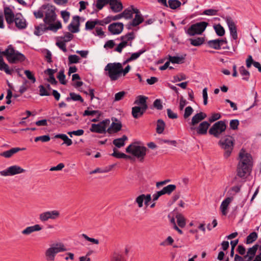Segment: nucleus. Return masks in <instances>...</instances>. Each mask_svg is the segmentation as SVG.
<instances>
[{
  "label": "nucleus",
  "instance_id": "1",
  "mask_svg": "<svg viewBox=\"0 0 261 261\" xmlns=\"http://www.w3.org/2000/svg\"><path fill=\"white\" fill-rule=\"evenodd\" d=\"M240 161L237 166V175L242 178L246 177V174L250 172L252 167L251 155L248 153L240 152Z\"/></svg>",
  "mask_w": 261,
  "mask_h": 261
},
{
  "label": "nucleus",
  "instance_id": "2",
  "mask_svg": "<svg viewBox=\"0 0 261 261\" xmlns=\"http://www.w3.org/2000/svg\"><path fill=\"white\" fill-rule=\"evenodd\" d=\"M0 55L5 56L8 62L12 64L22 62L26 59L24 55L15 50L12 45H9L4 51H0Z\"/></svg>",
  "mask_w": 261,
  "mask_h": 261
},
{
  "label": "nucleus",
  "instance_id": "3",
  "mask_svg": "<svg viewBox=\"0 0 261 261\" xmlns=\"http://www.w3.org/2000/svg\"><path fill=\"white\" fill-rule=\"evenodd\" d=\"M218 145L224 150V157L227 159L232 152L234 144L233 138L229 135L222 137L218 142Z\"/></svg>",
  "mask_w": 261,
  "mask_h": 261
},
{
  "label": "nucleus",
  "instance_id": "4",
  "mask_svg": "<svg viewBox=\"0 0 261 261\" xmlns=\"http://www.w3.org/2000/svg\"><path fill=\"white\" fill-rule=\"evenodd\" d=\"M42 9L45 10L43 21L46 24L56 25L55 21L57 15L55 12L56 7L49 4L43 5Z\"/></svg>",
  "mask_w": 261,
  "mask_h": 261
},
{
  "label": "nucleus",
  "instance_id": "5",
  "mask_svg": "<svg viewBox=\"0 0 261 261\" xmlns=\"http://www.w3.org/2000/svg\"><path fill=\"white\" fill-rule=\"evenodd\" d=\"M147 150L146 147L139 145L137 143H134L126 148V152L131 153L140 161H142L146 155Z\"/></svg>",
  "mask_w": 261,
  "mask_h": 261
},
{
  "label": "nucleus",
  "instance_id": "6",
  "mask_svg": "<svg viewBox=\"0 0 261 261\" xmlns=\"http://www.w3.org/2000/svg\"><path fill=\"white\" fill-rule=\"evenodd\" d=\"M121 64L120 63H108L105 68V70L108 71L107 75L111 81L117 80L121 75Z\"/></svg>",
  "mask_w": 261,
  "mask_h": 261
},
{
  "label": "nucleus",
  "instance_id": "7",
  "mask_svg": "<svg viewBox=\"0 0 261 261\" xmlns=\"http://www.w3.org/2000/svg\"><path fill=\"white\" fill-rule=\"evenodd\" d=\"M65 250L66 249L62 244H54L46 250L45 253V258L47 261H53L55 260V256L58 253Z\"/></svg>",
  "mask_w": 261,
  "mask_h": 261
},
{
  "label": "nucleus",
  "instance_id": "8",
  "mask_svg": "<svg viewBox=\"0 0 261 261\" xmlns=\"http://www.w3.org/2000/svg\"><path fill=\"white\" fill-rule=\"evenodd\" d=\"M226 127L225 120L219 121L212 125L208 130V133L215 138H219L221 135L225 131Z\"/></svg>",
  "mask_w": 261,
  "mask_h": 261
},
{
  "label": "nucleus",
  "instance_id": "9",
  "mask_svg": "<svg viewBox=\"0 0 261 261\" xmlns=\"http://www.w3.org/2000/svg\"><path fill=\"white\" fill-rule=\"evenodd\" d=\"M208 23L205 21H201L192 24L186 31V33L190 36L195 35L201 34L205 30Z\"/></svg>",
  "mask_w": 261,
  "mask_h": 261
},
{
  "label": "nucleus",
  "instance_id": "10",
  "mask_svg": "<svg viewBox=\"0 0 261 261\" xmlns=\"http://www.w3.org/2000/svg\"><path fill=\"white\" fill-rule=\"evenodd\" d=\"M110 120L106 119L97 124L92 123L90 128V132L98 134H106L107 132V126L109 125Z\"/></svg>",
  "mask_w": 261,
  "mask_h": 261
},
{
  "label": "nucleus",
  "instance_id": "11",
  "mask_svg": "<svg viewBox=\"0 0 261 261\" xmlns=\"http://www.w3.org/2000/svg\"><path fill=\"white\" fill-rule=\"evenodd\" d=\"M25 170L17 165L11 166L4 170L0 171V174L3 176H13L16 174L22 173Z\"/></svg>",
  "mask_w": 261,
  "mask_h": 261
},
{
  "label": "nucleus",
  "instance_id": "12",
  "mask_svg": "<svg viewBox=\"0 0 261 261\" xmlns=\"http://www.w3.org/2000/svg\"><path fill=\"white\" fill-rule=\"evenodd\" d=\"M39 29H41V31L44 33V32L50 30L54 32H56L59 29L62 28V24L60 21H58L56 22V25L40 24L38 25Z\"/></svg>",
  "mask_w": 261,
  "mask_h": 261
},
{
  "label": "nucleus",
  "instance_id": "13",
  "mask_svg": "<svg viewBox=\"0 0 261 261\" xmlns=\"http://www.w3.org/2000/svg\"><path fill=\"white\" fill-rule=\"evenodd\" d=\"M227 41L226 39H217L215 40H211L207 41L208 46L215 49H220L221 46L224 44H227Z\"/></svg>",
  "mask_w": 261,
  "mask_h": 261
},
{
  "label": "nucleus",
  "instance_id": "14",
  "mask_svg": "<svg viewBox=\"0 0 261 261\" xmlns=\"http://www.w3.org/2000/svg\"><path fill=\"white\" fill-rule=\"evenodd\" d=\"M123 27L122 22H114L108 26V30L113 35H118L122 32Z\"/></svg>",
  "mask_w": 261,
  "mask_h": 261
},
{
  "label": "nucleus",
  "instance_id": "15",
  "mask_svg": "<svg viewBox=\"0 0 261 261\" xmlns=\"http://www.w3.org/2000/svg\"><path fill=\"white\" fill-rule=\"evenodd\" d=\"M226 21L230 31L231 37L233 39L237 40L238 38V34L237 27L234 22L230 17H227L226 19Z\"/></svg>",
  "mask_w": 261,
  "mask_h": 261
},
{
  "label": "nucleus",
  "instance_id": "16",
  "mask_svg": "<svg viewBox=\"0 0 261 261\" xmlns=\"http://www.w3.org/2000/svg\"><path fill=\"white\" fill-rule=\"evenodd\" d=\"M80 17L79 16H74L72 22L68 25V29L72 33H76L80 31Z\"/></svg>",
  "mask_w": 261,
  "mask_h": 261
},
{
  "label": "nucleus",
  "instance_id": "17",
  "mask_svg": "<svg viewBox=\"0 0 261 261\" xmlns=\"http://www.w3.org/2000/svg\"><path fill=\"white\" fill-rule=\"evenodd\" d=\"M210 126V123L207 121H203L201 122L197 127H191V129H196L197 134L203 135L207 134V129Z\"/></svg>",
  "mask_w": 261,
  "mask_h": 261
},
{
  "label": "nucleus",
  "instance_id": "18",
  "mask_svg": "<svg viewBox=\"0 0 261 261\" xmlns=\"http://www.w3.org/2000/svg\"><path fill=\"white\" fill-rule=\"evenodd\" d=\"M4 13L7 23L9 24L13 23L15 20V15L12 10L9 7H6L4 8Z\"/></svg>",
  "mask_w": 261,
  "mask_h": 261
},
{
  "label": "nucleus",
  "instance_id": "19",
  "mask_svg": "<svg viewBox=\"0 0 261 261\" xmlns=\"http://www.w3.org/2000/svg\"><path fill=\"white\" fill-rule=\"evenodd\" d=\"M109 4L110 9L114 13L120 12L123 9V5L120 0H110Z\"/></svg>",
  "mask_w": 261,
  "mask_h": 261
},
{
  "label": "nucleus",
  "instance_id": "20",
  "mask_svg": "<svg viewBox=\"0 0 261 261\" xmlns=\"http://www.w3.org/2000/svg\"><path fill=\"white\" fill-rule=\"evenodd\" d=\"M14 22L15 23L16 27L19 29H24L27 27L25 19L20 13L16 14Z\"/></svg>",
  "mask_w": 261,
  "mask_h": 261
},
{
  "label": "nucleus",
  "instance_id": "21",
  "mask_svg": "<svg viewBox=\"0 0 261 261\" xmlns=\"http://www.w3.org/2000/svg\"><path fill=\"white\" fill-rule=\"evenodd\" d=\"M259 246L255 244L252 247L248 249L247 254L244 255L245 261H251L254 257L257 249H259Z\"/></svg>",
  "mask_w": 261,
  "mask_h": 261
},
{
  "label": "nucleus",
  "instance_id": "22",
  "mask_svg": "<svg viewBox=\"0 0 261 261\" xmlns=\"http://www.w3.org/2000/svg\"><path fill=\"white\" fill-rule=\"evenodd\" d=\"M207 117L206 114L204 113L200 112L194 115L192 118L191 122V125L195 126L198 123L201 122L202 120H204Z\"/></svg>",
  "mask_w": 261,
  "mask_h": 261
},
{
  "label": "nucleus",
  "instance_id": "23",
  "mask_svg": "<svg viewBox=\"0 0 261 261\" xmlns=\"http://www.w3.org/2000/svg\"><path fill=\"white\" fill-rule=\"evenodd\" d=\"M42 229V227L39 224H35L33 226H28L23 229L21 233L24 235H29L35 231H38Z\"/></svg>",
  "mask_w": 261,
  "mask_h": 261
},
{
  "label": "nucleus",
  "instance_id": "24",
  "mask_svg": "<svg viewBox=\"0 0 261 261\" xmlns=\"http://www.w3.org/2000/svg\"><path fill=\"white\" fill-rule=\"evenodd\" d=\"M24 148H20L19 147L12 148L10 150L2 152L0 153V155L6 158H10L13 154L18 152L19 151L24 150Z\"/></svg>",
  "mask_w": 261,
  "mask_h": 261
},
{
  "label": "nucleus",
  "instance_id": "25",
  "mask_svg": "<svg viewBox=\"0 0 261 261\" xmlns=\"http://www.w3.org/2000/svg\"><path fill=\"white\" fill-rule=\"evenodd\" d=\"M122 128V124L120 122L115 123L113 122L110 126L107 129V133L110 134L117 133L120 131Z\"/></svg>",
  "mask_w": 261,
  "mask_h": 261
},
{
  "label": "nucleus",
  "instance_id": "26",
  "mask_svg": "<svg viewBox=\"0 0 261 261\" xmlns=\"http://www.w3.org/2000/svg\"><path fill=\"white\" fill-rule=\"evenodd\" d=\"M232 201V198L227 197L225 199L221 204L220 209L223 215H226L227 214V210L229 203Z\"/></svg>",
  "mask_w": 261,
  "mask_h": 261
},
{
  "label": "nucleus",
  "instance_id": "27",
  "mask_svg": "<svg viewBox=\"0 0 261 261\" xmlns=\"http://www.w3.org/2000/svg\"><path fill=\"white\" fill-rule=\"evenodd\" d=\"M253 64V66L258 69V71L261 72V65L258 62L253 61L252 57L251 55L248 56V58L246 60V66L247 68H250L251 65Z\"/></svg>",
  "mask_w": 261,
  "mask_h": 261
},
{
  "label": "nucleus",
  "instance_id": "28",
  "mask_svg": "<svg viewBox=\"0 0 261 261\" xmlns=\"http://www.w3.org/2000/svg\"><path fill=\"white\" fill-rule=\"evenodd\" d=\"M144 20L141 14H136L135 18L133 19L132 21L128 24V29H130V26L136 27L141 23Z\"/></svg>",
  "mask_w": 261,
  "mask_h": 261
},
{
  "label": "nucleus",
  "instance_id": "29",
  "mask_svg": "<svg viewBox=\"0 0 261 261\" xmlns=\"http://www.w3.org/2000/svg\"><path fill=\"white\" fill-rule=\"evenodd\" d=\"M135 38L134 32L128 33L125 35L120 37V40L122 41H125L127 42V45L132 46V41Z\"/></svg>",
  "mask_w": 261,
  "mask_h": 261
},
{
  "label": "nucleus",
  "instance_id": "30",
  "mask_svg": "<svg viewBox=\"0 0 261 261\" xmlns=\"http://www.w3.org/2000/svg\"><path fill=\"white\" fill-rule=\"evenodd\" d=\"M0 70L4 71L8 74H12L13 70H10L8 65L6 64L2 56H0Z\"/></svg>",
  "mask_w": 261,
  "mask_h": 261
},
{
  "label": "nucleus",
  "instance_id": "31",
  "mask_svg": "<svg viewBox=\"0 0 261 261\" xmlns=\"http://www.w3.org/2000/svg\"><path fill=\"white\" fill-rule=\"evenodd\" d=\"M144 113L142 111L141 107L135 106L132 108V114L133 117L135 119H138L141 117Z\"/></svg>",
  "mask_w": 261,
  "mask_h": 261
},
{
  "label": "nucleus",
  "instance_id": "32",
  "mask_svg": "<svg viewBox=\"0 0 261 261\" xmlns=\"http://www.w3.org/2000/svg\"><path fill=\"white\" fill-rule=\"evenodd\" d=\"M191 45L194 46H199L202 45L204 41V37H198L195 38H191L189 39Z\"/></svg>",
  "mask_w": 261,
  "mask_h": 261
},
{
  "label": "nucleus",
  "instance_id": "33",
  "mask_svg": "<svg viewBox=\"0 0 261 261\" xmlns=\"http://www.w3.org/2000/svg\"><path fill=\"white\" fill-rule=\"evenodd\" d=\"M127 137L125 135H123L122 138L114 139L113 143L118 148H120L125 145L124 141L127 140Z\"/></svg>",
  "mask_w": 261,
  "mask_h": 261
},
{
  "label": "nucleus",
  "instance_id": "34",
  "mask_svg": "<svg viewBox=\"0 0 261 261\" xmlns=\"http://www.w3.org/2000/svg\"><path fill=\"white\" fill-rule=\"evenodd\" d=\"M69 96L70 97L66 98V100L67 101H69L71 100H72L73 101H80L81 102H84V99L80 94H76L74 92H71L69 93Z\"/></svg>",
  "mask_w": 261,
  "mask_h": 261
},
{
  "label": "nucleus",
  "instance_id": "35",
  "mask_svg": "<svg viewBox=\"0 0 261 261\" xmlns=\"http://www.w3.org/2000/svg\"><path fill=\"white\" fill-rule=\"evenodd\" d=\"M55 138H60L64 141V143L66 144L67 146H70L72 144V140L69 139L65 134H57L55 136Z\"/></svg>",
  "mask_w": 261,
  "mask_h": 261
},
{
  "label": "nucleus",
  "instance_id": "36",
  "mask_svg": "<svg viewBox=\"0 0 261 261\" xmlns=\"http://www.w3.org/2000/svg\"><path fill=\"white\" fill-rule=\"evenodd\" d=\"M239 72L243 76L242 79L246 81H248L250 77V72L247 70L245 67L242 66L239 68Z\"/></svg>",
  "mask_w": 261,
  "mask_h": 261
},
{
  "label": "nucleus",
  "instance_id": "37",
  "mask_svg": "<svg viewBox=\"0 0 261 261\" xmlns=\"http://www.w3.org/2000/svg\"><path fill=\"white\" fill-rule=\"evenodd\" d=\"M165 127V123L162 119H158L157 121L156 132L158 134H162Z\"/></svg>",
  "mask_w": 261,
  "mask_h": 261
},
{
  "label": "nucleus",
  "instance_id": "38",
  "mask_svg": "<svg viewBox=\"0 0 261 261\" xmlns=\"http://www.w3.org/2000/svg\"><path fill=\"white\" fill-rule=\"evenodd\" d=\"M181 5V2L178 0H169L168 2V7L171 9H176Z\"/></svg>",
  "mask_w": 261,
  "mask_h": 261
},
{
  "label": "nucleus",
  "instance_id": "39",
  "mask_svg": "<svg viewBox=\"0 0 261 261\" xmlns=\"http://www.w3.org/2000/svg\"><path fill=\"white\" fill-rule=\"evenodd\" d=\"M169 62L173 64H180L184 62L185 57L183 56L176 57L169 56Z\"/></svg>",
  "mask_w": 261,
  "mask_h": 261
},
{
  "label": "nucleus",
  "instance_id": "40",
  "mask_svg": "<svg viewBox=\"0 0 261 261\" xmlns=\"http://www.w3.org/2000/svg\"><path fill=\"white\" fill-rule=\"evenodd\" d=\"M214 28L216 33L218 36L221 37L224 35L225 32V30L220 24L214 25Z\"/></svg>",
  "mask_w": 261,
  "mask_h": 261
},
{
  "label": "nucleus",
  "instance_id": "41",
  "mask_svg": "<svg viewBox=\"0 0 261 261\" xmlns=\"http://www.w3.org/2000/svg\"><path fill=\"white\" fill-rule=\"evenodd\" d=\"M257 238V234L255 232L250 233L246 238V243L249 244L255 241Z\"/></svg>",
  "mask_w": 261,
  "mask_h": 261
},
{
  "label": "nucleus",
  "instance_id": "42",
  "mask_svg": "<svg viewBox=\"0 0 261 261\" xmlns=\"http://www.w3.org/2000/svg\"><path fill=\"white\" fill-rule=\"evenodd\" d=\"M121 13L123 17L126 19H129L133 18V15L132 10L130 9V7L125 9Z\"/></svg>",
  "mask_w": 261,
  "mask_h": 261
},
{
  "label": "nucleus",
  "instance_id": "43",
  "mask_svg": "<svg viewBox=\"0 0 261 261\" xmlns=\"http://www.w3.org/2000/svg\"><path fill=\"white\" fill-rule=\"evenodd\" d=\"M110 0H97L96 2V7L98 10H101L104 6L109 4Z\"/></svg>",
  "mask_w": 261,
  "mask_h": 261
},
{
  "label": "nucleus",
  "instance_id": "44",
  "mask_svg": "<svg viewBox=\"0 0 261 261\" xmlns=\"http://www.w3.org/2000/svg\"><path fill=\"white\" fill-rule=\"evenodd\" d=\"M176 189V186L174 185H169L163 188L165 194L170 195Z\"/></svg>",
  "mask_w": 261,
  "mask_h": 261
},
{
  "label": "nucleus",
  "instance_id": "45",
  "mask_svg": "<svg viewBox=\"0 0 261 261\" xmlns=\"http://www.w3.org/2000/svg\"><path fill=\"white\" fill-rule=\"evenodd\" d=\"M57 78L61 84L65 85L66 84V81L65 80V75L64 74V70H61L59 71L57 76Z\"/></svg>",
  "mask_w": 261,
  "mask_h": 261
},
{
  "label": "nucleus",
  "instance_id": "46",
  "mask_svg": "<svg viewBox=\"0 0 261 261\" xmlns=\"http://www.w3.org/2000/svg\"><path fill=\"white\" fill-rule=\"evenodd\" d=\"M177 222L178 226L180 227H184L186 225V221L184 217L180 214L176 216Z\"/></svg>",
  "mask_w": 261,
  "mask_h": 261
},
{
  "label": "nucleus",
  "instance_id": "47",
  "mask_svg": "<svg viewBox=\"0 0 261 261\" xmlns=\"http://www.w3.org/2000/svg\"><path fill=\"white\" fill-rule=\"evenodd\" d=\"M147 98V97L144 96L139 95L137 97V99L134 102V103L138 105L145 104V103L146 102Z\"/></svg>",
  "mask_w": 261,
  "mask_h": 261
},
{
  "label": "nucleus",
  "instance_id": "48",
  "mask_svg": "<svg viewBox=\"0 0 261 261\" xmlns=\"http://www.w3.org/2000/svg\"><path fill=\"white\" fill-rule=\"evenodd\" d=\"M24 73L27 78L30 80L32 83H35L36 81V78L34 75V74L31 71L29 70H25L24 71Z\"/></svg>",
  "mask_w": 261,
  "mask_h": 261
},
{
  "label": "nucleus",
  "instance_id": "49",
  "mask_svg": "<svg viewBox=\"0 0 261 261\" xmlns=\"http://www.w3.org/2000/svg\"><path fill=\"white\" fill-rule=\"evenodd\" d=\"M96 25V22L94 20L87 21L85 24V29L86 30H91L93 29Z\"/></svg>",
  "mask_w": 261,
  "mask_h": 261
},
{
  "label": "nucleus",
  "instance_id": "50",
  "mask_svg": "<svg viewBox=\"0 0 261 261\" xmlns=\"http://www.w3.org/2000/svg\"><path fill=\"white\" fill-rule=\"evenodd\" d=\"M193 111L194 110L191 106H188L186 107L184 114V118H188L192 114Z\"/></svg>",
  "mask_w": 261,
  "mask_h": 261
},
{
  "label": "nucleus",
  "instance_id": "51",
  "mask_svg": "<svg viewBox=\"0 0 261 261\" xmlns=\"http://www.w3.org/2000/svg\"><path fill=\"white\" fill-rule=\"evenodd\" d=\"M145 199V195L144 194H141L138 196L135 202L137 203L138 207L141 208L143 206V201Z\"/></svg>",
  "mask_w": 261,
  "mask_h": 261
},
{
  "label": "nucleus",
  "instance_id": "52",
  "mask_svg": "<svg viewBox=\"0 0 261 261\" xmlns=\"http://www.w3.org/2000/svg\"><path fill=\"white\" fill-rule=\"evenodd\" d=\"M44 11L45 10L42 9L41 6L38 11H34L33 14L36 18H42L44 15Z\"/></svg>",
  "mask_w": 261,
  "mask_h": 261
},
{
  "label": "nucleus",
  "instance_id": "53",
  "mask_svg": "<svg viewBox=\"0 0 261 261\" xmlns=\"http://www.w3.org/2000/svg\"><path fill=\"white\" fill-rule=\"evenodd\" d=\"M80 58L75 55H70L68 57L69 64L77 63L79 62Z\"/></svg>",
  "mask_w": 261,
  "mask_h": 261
},
{
  "label": "nucleus",
  "instance_id": "54",
  "mask_svg": "<svg viewBox=\"0 0 261 261\" xmlns=\"http://www.w3.org/2000/svg\"><path fill=\"white\" fill-rule=\"evenodd\" d=\"M145 51H146L145 49H142L140 50L137 53H135L132 54L131 56L130 57V58H131L132 61L138 59L141 56V55H142Z\"/></svg>",
  "mask_w": 261,
  "mask_h": 261
},
{
  "label": "nucleus",
  "instance_id": "55",
  "mask_svg": "<svg viewBox=\"0 0 261 261\" xmlns=\"http://www.w3.org/2000/svg\"><path fill=\"white\" fill-rule=\"evenodd\" d=\"M239 125V121L238 119L231 120L230 121L229 125L230 128L233 130H236L238 128Z\"/></svg>",
  "mask_w": 261,
  "mask_h": 261
},
{
  "label": "nucleus",
  "instance_id": "56",
  "mask_svg": "<svg viewBox=\"0 0 261 261\" xmlns=\"http://www.w3.org/2000/svg\"><path fill=\"white\" fill-rule=\"evenodd\" d=\"M218 10L213 9L205 10L202 14L209 16H214L217 14Z\"/></svg>",
  "mask_w": 261,
  "mask_h": 261
},
{
  "label": "nucleus",
  "instance_id": "57",
  "mask_svg": "<svg viewBox=\"0 0 261 261\" xmlns=\"http://www.w3.org/2000/svg\"><path fill=\"white\" fill-rule=\"evenodd\" d=\"M113 153L112 154L113 156L118 159H123V157L126 156V154L124 153L118 152L116 148L113 149Z\"/></svg>",
  "mask_w": 261,
  "mask_h": 261
},
{
  "label": "nucleus",
  "instance_id": "58",
  "mask_svg": "<svg viewBox=\"0 0 261 261\" xmlns=\"http://www.w3.org/2000/svg\"><path fill=\"white\" fill-rule=\"evenodd\" d=\"M111 261H124L123 257L120 254L114 252L112 255Z\"/></svg>",
  "mask_w": 261,
  "mask_h": 261
},
{
  "label": "nucleus",
  "instance_id": "59",
  "mask_svg": "<svg viewBox=\"0 0 261 261\" xmlns=\"http://www.w3.org/2000/svg\"><path fill=\"white\" fill-rule=\"evenodd\" d=\"M127 46V42L125 41L120 42L115 49V51L119 53L122 52V49Z\"/></svg>",
  "mask_w": 261,
  "mask_h": 261
},
{
  "label": "nucleus",
  "instance_id": "60",
  "mask_svg": "<svg viewBox=\"0 0 261 261\" xmlns=\"http://www.w3.org/2000/svg\"><path fill=\"white\" fill-rule=\"evenodd\" d=\"M48 213L49 216V219H56L60 215L59 212L58 211L56 210L52 211H48Z\"/></svg>",
  "mask_w": 261,
  "mask_h": 261
},
{
  "label": "nucleus",
  "instance_id": "61",
  "mask_svg": "<svg viewBox=\"0 0 261 261\" xmlns=\"http://www.w3.org/2000/svg\"><path fill=\"white\" fill-rule=\"evenodd\" d=\"M126 94V92L125 91H120L115 94V101H119L122 99Z\"/></svg>",
  "mask_w": 261,
  "mask_h": 261
},
{
  "label": "nucleus",
  "instance_id": "62",
  "mask_svg": "<svg viewBox=\"0 0 261 261\" xmlns=\"http://www.w3.org/2000/svg\"><path fill=\"white\" fill-rule=\"evenodd\" d=\"M39 88V94L40 96H49L50 93L47 91L45 87L43 85H40Z\"/></svg>",
  "mask_w": 261,
  "mask_h": 261
},
{
  "label": "nucleus",
  "instance_id": "63",
  "mask_svg": "<svg viewBox=\"0 0 261 261\" xmlns=\"http://www.w3.org/2000/svg\"><path fill=\"white\" fill-rule=\"evenodd\" d=\"M28 83V81L27 80H25L23 82L22 85L20 87L19 90V92L20 93V94L23 93L29 88V87L27 86Z\"/></svg>",
  "mask_w": 261,
  "mask_h": 261
},
{
  "label": "nucleus",
  "instance_id": "64",
  "mask_svg": "<svg viewBox=\"0 0 261 261\" xmlns=\"http://www.w3.org/2000/svg\"><path fill=\"white\" fill-rule=\"evenodd\" d=\"M154 107L158 110H161L163 109V105L161 99H156L153 102Z\"/></svg>",
  "mask_w": 261,
  "mask_h": 261
}]
</instances>
